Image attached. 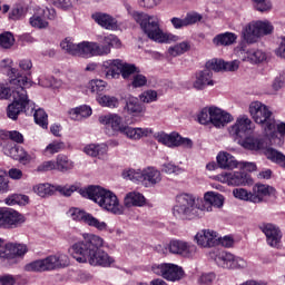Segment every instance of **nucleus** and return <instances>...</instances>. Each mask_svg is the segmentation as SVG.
<instances>
[{"mask_svg":"<svg viewBox=\"0 0 285 285\" xmlns=\"http://www.w3.org/2000/svg\"><path fill=\"white\" fill-rule=\"evenodd\" d=\"M0 68L7 70L11 86H17L12 90L13 101L7 107V117L17 121L21 112H26L30 107L32 108L30 99H28V91H26V88H30L32 83L28 76H21L17 69L12 68V59L10 58L1 60Z\"/></svg>","mask_w":285,"mask_h":285,"instance_id":"nucleus-1","label":"nucleus"},{"mask_svg":"<svg viewBox=\"0 0 285 285\" xmlns=\"http://www.w3.org/2000/svg\"><path fill=\"white\" fill-rule=\"evenodd\" d=\"M79 194L81 197H86L87 199L95 202V204H98V206L104 210L112 213V215H124V206L119 204L117 195L101 186L91 185L87 188L80 189Z\"/></svg>","mask_w":285,"mask_h":285,"instance_id":"nucleus-2","label":"nucleus"},{"mask_svg":"<svg viewBox=\"0 0 285 285\" xmlns=\"http://www.w3.org/2000/svg\"><path fill=\"white\" fill-rule=\"evenodd\" d=\"M249 114L255 124L262 126L263 132L267 139H273L277 136L275 130V117L268 106L259 101H254L249 105Z\"/></svg>","mask_w":285,"mask_h":285,"instance_id":"nucleus-3","label":"nucleus"},{"mask_svg":"<svg viewBox=\"0 0 285 285\" xmlns=\"http://www.w3.org/2000/svg\"><path fill=\"white\" fill-rule=\"evenodd\" d=\"M99 121L104 126H107V128H111L112 132H120L121 135H126L128 139H134L135 141L141 139V137L153 135V129L150 128H134L130 126H124L121 124L124 120L119 115L101 116Z\"/></svg>","mask_w":285,"mask_h":285,"instance_id":"nucleus-4","label":"nucleus"},{"mask_svg":"<svg viewBox=\"0 0 285 285\" xmlns=\"http://www.w3.org/2000/svg\"><path fill=\"white\" fill-rule=\"evenodd\" d=\"M70 265V258L63 253L49 255L46 258L37 259L24 265L26 273H47L50 271H59Z\"/></svg>","mask_w":285,"mask_h":285,"instance_id":"nucleus-5","label":"nucleus"},{"mask_svg":"<svg viewBox=\"0 0 285 285\" xmlns=\"http://www.w3.org/2000/svg\"><path fill=\"white\" fill-rule=\"evenodd\" d=\"M176 202L177 204L173 209L176 219H196V217H204V209L206 207H198L193 195L180 194L176 197Z\"/></svg>","mask_w":285,"mask_h":285,"instance_id":"nucleus-6","label":"nucleus"},{"mask_svg":"<svg viewBox=\"0 0 285 285\" xmlns=\"http://www.w3.org/2000/svg\"><path fill=\"white\" fill-rule=\"evenodd\" d=\"M101 236L83 234V239L70 246L69 253L78 264H88L96 246H100Z\"/></svg>","mask_w":285,"mask_h":285,"instance_id":"nucleus-7","label":"nucleus"},{"mask_svg":"<svg viewBox=\"0 0 285 285\" xmlns=\"http://www.w3.org/2000/svg\"><path fill=\"white\" fill-rule=\"evenodd\" d=\"M132 17L136 20V23H139L142 32L148 37V39L157 41L158 43L168 41V37H166V33H164L159 26V18L157 16L134 12Z\"/></svg>","mask_w":285,"mask_h":285,"instance_id":"nucleus-8","label":"nucleus"},{"mask_svg":"<svg viewBox=\"0 0 285 285\" xmlns=\"http://www.w3.org/2000/svg\"><path fill=\"white\" fill-rule=\"evenodd\" d=\"M102 68L106 70V79H119V77H122L126 81H130L136 72H141L139 67L121 59L107 60L102 63Z\"/></svg>","mask_w":285,"mask_h":285,"instance_id":"nucleus-9","label":"nucleus"},{"mask_svg":"<svg viewBox=\"0 0 285 285\" xmlns=\"http://www.w3.org/2000/svg\"><path fill=\"white\" fill-rule=\"evenodd\" d=\"M275 193V188L269 185L256 184L252 191L244 188H236L233 190V195L240 202H250L252 204H262L266 197H271Z\"/></svg>","mask_w":285,"mask_h":285,"instance_id":"nucleus-10","label":"nucleus"},{"mask_svg":"<svg viewBox=\"0 0 285 285\" xmlns=\"http://www.w3.org/2000/svg\"><path fill=\"white\" fill-rule=\"evenodd\" d=\"M111 48H121V40L115 35L105 37L102 45L86 41L83 52L85 57H105L106 55H110Z\"/></svg>","mask_w":285,"mask_h":285,"instance_id":"nucleus-11","label":"nucleus"},{"mask_svg":"<svg viewBox=\"0 0 285 285\" xmlns=\"http://www.w3.org/2000/svg\"><path fill=\"white\" fill-rule=\"evenodd\" d=\"M124 179L129 181H141L145 186H157L161 181V171L154 167H147L145 169H128L122 171Z\"/></svg>","mask_w":285,"mask_h":285,"instance_id":"nucleus-12","label":"nucleus"},{"mask_svg":"<svg viewBox=\"0 0 285 285\" xmlns=\"http://www.w3.org/2000/svg\"><path fill=\"white\" fill-rule=\"evenodd\" d=\"M273 32V24L266 21H252L244 27L242 37L246 43H257L259 37L271 35Z\"/></svg>","mask_w":285,"mask_h":285,"instance_id":"nucleus-13","label":"nucleus"},{"mask_svg":"<svg viewBox=\"0 0 285 285\" xmlns=\"http://www.w3.org/2000/svg\"><path fill=\"white\" fill-rule=\"evenodd\" d=\"M151 272L167 282H180V279L186 277L184 268L173 263L154 264L151 266Z\"/></svg>","mask_w":285,"mask_h":285,"instance_id":"nucleus-14","label":"nucleus"},{"mask_svg":"<svg viewBox=\"0 0 285 285\" xmlns=\"http://www.w3.org/2000/svg\"><path fill=\"white\" fill-rule=\"evenodd\" d=\"M212 257L220 268L235 269L246 268L248 266V263L244 258L228 252L212 253Z\"/></svg>","mask_w":285,"mask_h":285,"instance_id":"nucleus-15","label":"nucleus"},{"mask_svg":"<svg viewBox=\"0 0 285 285\" xmlns=\"http://www.w3.org/2000/svg\"><path fill=\"white\" fill-rule=\"evenodd\" d=\"M154 137L158 144H163V146H167V148H179V146H183L184 148H193V140L190 138L181 137V135L176 131L170 134L159 131L155 134Z\"/></svg>","mask_w":285,"mask_h":285,"instance_id":"nucleus-16","label":"nucleus"},{"mask_svg":"<svg viewBox=\"0 0 285 285\" xmlns=\"http://www.w3.org/2000/svg\"><path fill=\"white\" fill-rule=\"evenodd\" d=\"M26 223V216L14 209L0 208V228H17Z\"/></svg>","mask_w":285,"mask_h":285,"instance_id":"nucleus-17","label":"nucleus"},{"mask_svg":"<svg viewBox=\"0 0 285 285\" xmlns=\"http://www.w3.org/2000/svg\"><path fill=\"white\" fill-rule=\"evenodd\" d=\"M101 248H104V238L100 237V245L94 247L88 264L90 266H101L102 268H108L115 264V258H112Z\"/></svg>","mask_w":285,"mask_h":285,"instance_id":"nucleus-18","label":"nucleus"},{"mask_svg":"<svg viewBox=\"0 0 285 285\" xmlns=\"http://www.w3.org/2000/svg\"><path fill=\"white\" fill-rule=\"evenodd\" d=\"M252 130H255V124H253V120H250L246 115L239 116L236 119V122L229 127V134L232 137H239L240 139L248 137Z\"/></svg>","mask_w":285,"mask_h":285,"instance_id":"nucleus-19","label":"nucleus"},{"mask_svg":"<svg viewBox=\"0 0 285 285\" xmlns=\"http://www.w3.org/2000/svg\"><path fill=\"white\" fill-rule=\"evenodd\" d=\"M26 253H28L27 245L9 243L4 246V249L0 250V259H3L4 262H12V264H14L17 257H23Z\"/></svg>","mask_w":285,"mask_h":285,"instance_id":"nucleus-20","label":"nucleus"},{"mask_svg":"<svg viewBox=\"0 0 285 285\" xmlns=\"http://www.w3.org/2000/svg\"><path fill=\"white\" fill-rule=\"evenodd\" d=\"M261 230L266 236V243L272 248H279L282 245V229L277 227L276 225H273L271 223L261 225Z\"/></svg>","mask_w":285,"mask_h":285,"instance_id":"nucleus-21","label":"nucleus"},{"mask_svg":"<svg viewBox=\"0 0 285 285\" xmlns=\"http://www.w3.org/2000/svg\"><path fill=\"white\" fill-rule=\"evenodd\" d=\"M222 179L228 186H250L253 178L246 171L225 173Z\"/></svg>","mask_w":285,"mask_h":285,"instance_id":"nucleus-22","label":"nucleus"},{"mask_svg":"<svg viewBox=\"0 0 285 285\" xmlns=\"http://www.w3.org/2000/svg\"><path fill=\"white\" fill-rule=\"evenodd\" d=\"M194 239L200 248H213L219 244L217 232L210 229H202L195 235Z\"/></svg>","mask_w":285,"mask_h":285,"instance_id":"nucleus-23","label":"nucleus"},{"mask_svg":"<svg viewBox=\"0 0 285 285\" xmlns=\"http://www.w3.org/2000/svg\"><path fill=\"white\" fill-rule=\"evenodd\" d=\"M205 68L210 70V72H235V70H239V60H233L230 62H226L222 59H212L206 62Z\"/></svg>","mask_w":285,"mask_h":285,"instance_id":"nucleus-24","label":"nucleus"},{"mask_svg":"<svg viewBox=\"0 0 285 285\" xmlns=\"http://www.w3.org/2000/svg\"><path fill=\"white\" fill-rule=\"evenodd\" d=\"M212 124L215 128H224L226 124L233 121V116L217 107H210Z\"/></svg>","mask_w":285,"mask_h":285,"instance_id":"nucleus-25","label":"nucleus"},{"mask_svg":"<svg viewBox=\"0 0 285 285\" xmlns=\"http://www.w3.org/2000/svg\"><path fill=\"white\" fill-rule=\"evenodd\" d=\"M238 57L242 59V61H248L249 63H262V61H265L266 53L262 50L250 49L247 50L242 47L238 50Z\"/></svg>","mask_w":285,"mask_h":285,"instance_id":"nucleus-26","label":"nucleus"},{"mask_svg":"<svg viewBox=\"0 0 285 285\" xmlns=\"http://www.w3.org/2000/svg\"><path fill=\"white\" fill-rule=\"evenodd\" d=\"M206 86H215V81H213V71L205 67L204 70L196 73V80L194 81L193 87L196 90H204Z\"/></svg>","mask_w":285,"mask_h":285,"instance_id":"nucleus-27","label":"nucleus"},{"mask_svg":"<svg viewBox=\"0 0 285 285\" xmlns=\"http://www.w3.org/2000/svg\"><path fill=\"white\" fill-rule=\"evenodd\" d=\"M91 18L96 23H98V26H101V28H105L106 30H117V28H119L117 19L112 18V16L108 13H94Z\"/></svg>","mask_w":285,"mask_h":285,"instance_id":"nucleus-28","label":"nucleus"},{"mask_svg":"<svg viewBox=\"0 0 285 285\" xmlns=\"http://www.w3.org/2000/svg\"><path fill=\"white\" fill-rule=\"evenodd\" d=\"M86 46V41L80 43H75L72 40L66 38L61 43L60 48L68 52V55H72L73 57H86L83 51V47Z\"/></svg>","mask_w":285,"mask_h":285,"instance_id":"nucleus-29","label":"nucleus"},{"mask_svg":"<svg viewBox=\"0 0 285 285\" xmlns=\"http://www.w3.org/2000/svg\"><path fill=\"white\" fill-rule=\"evenodd\" d=\"M86 46V41L80 43H75L72 40L66 38L61 43L60 48L68 52V55H72L73 57H86L83 51V47Z\"/></svg>","mask_w":285,"mask_h":285,"instance_id":"nucleus-30","label":"nucleus"},{"mask_svg":"<svg viewBox=\"0 0 285 285\" xmlns=\"http://www.w3.org/2000/svg\"><path fill=\"white\" fill-rule=\"evenodd\" d=\"M217 164L223 170H233L239 166L235 156L226 151H222L217 155Z\"/></svg>","mask_w":285,"mask_h":285,"instance_id":"nucleus-31","label":"nucleus"},{"mask_svg":"<svg viewBox=\"0 0 285 285\" xmlns=\"http://www.w3.org/2000/svg\"><path fill=\"white\" fill-rule=\"evenodd\" d=\"M9 155L12 157V159L21 161V164H30V161H32V156H30V154H28L23 147H11Z\"/></svg>","mask_w":285,"mask_h":285,"instance_id":"nucleus-32","label":"nucleus"},{"mask_svg":"<svg viewBox=\"0 0 285 285\" xmlns=\"http://www.w3.org/2000/svg\"><path fill=\"white\" fill-rule=\"evenodd\" d=\"M237 41V35L233 32L219 33L213 39L214 46H233Z\"/></svg>","mask_w":285,"mask_h":285,"instance_id":"nucleus-33","label":"nucleus"},{"mask_svg":"<svg viewBox=\"0 0 285 285\" xmlns=\"http://www.w3.org/2000/svg\"><path fill=\"white\" fill-rule=\"evenodd\" d=\"M144 204H146V198L139 193L131 191L125 197V206L127 208H132V206H142Z\"/></svg>","mask_w":285,"mask_h":285,"instance_id":"nucleus-34","label":"nucleus"},{"mask_svg":"<svg viewBox=\"0 0 285 285\" xmlns=\"http://www.w3.org/2000/svg\"><path fill=\"white\" fill-rule=\"evenodd\" d=\"M126 108L129 115H132L134 117H137L138 115H141V112H145L146 108L141 102H139L138 98L130 97L126 102Z\"/></svg>","mask_w":285,"mask_h":285,"instance_id":"nucleus-35","label":"nucleus"},{"mask_svg":"<svg viewBox=\"0 0 285 285\" xmlns=\"http://www.w3.org/2000/svg\"><path fill=\"white\" fill-rule=\"evenodd\" d=\"M29 23L31 28H36L37 30H46V28L50 26L40 10L33 13V16L29 19Z\"/></svg>","mask_w":285,"mask_h":285,"instance_id":"nucleus-36","label":"nucleus"},{"mask_svg":"<svg viewBox=\"0 0 285 285\" xmlns=\"http://www.w3.org/2000/svg\"><path fill=\"white\" fill-rule=\"evenodd\" d=\"M242 146L247 150H264L266 148V144L262 139H257L254 137H244Z\"/></svg>","mask_w":285,"mask_h":285,"instance_id":"nucleus-37","label":"nucleus"},{"mask_svg":"<svg viewBox=\"0 0 285 285\" xmlns=\"http://www.w3.org/2000/svg\"><path fill=\"white\" fill-rule=\"evenodd\" d=\"M265 156L267 157V159H269L274 164H277L278 166H281V168H284L285 170V155L283 153L277 151V149L274 148H267L265 150Z\"/></svg>","mask_w":285,"mask_h":285,"instance_id":"nucleus-38","label":"nucleus"},{"mask_svg":"<svg viewBox=\"0 0 285 285\" xmlns=\"http://www.w3.org/2000/svg\"><path fill=\"white\" fill-rule=\"evenodd\" d=\"M206 204L214 206L215 208H222L224 206V196L215 191H207L204 196Z\"/></svg>","mask_w":285,"mask_h":285,"instance_id":"nucleus-39","label":"nucleus"},{"mask_svg":"<svg viewBox=\"0 0 285 285\" xmlns=\"http://www.w3.org/2000/svg\"><path fill=\"white\" fill-rule=\"evenodd\" d=\"M56 168L61 173H66V170H72V168H75V164L68 158V156L58 155Z\"/></svg>","mask_w":285,"mask_h":285,"instance_id":"nucleus-40","label":"nucleus"},{"mask_svg":"<svg viewBox=\"0 0 285 285\" xmlns=\"http://www.w3.org/2000/svg\"><path fill=\"white\" fill-rule=\"evenodd\" d=\"M26 14H28V9L22 4H16L9 12V19L10 21H21L26 18Z\"/></svg>","mask_w":285,"mask_h":285,"instance_id":"nucleus-41","label":"nucleus"},{"mask_svg":"<svg viewBox=\"0 0 285 285\" xmlns=\"http://www.w3.org/2000/svg\"><path fill=\"white\" fill-rule=\"evenodd\" d=\"M108 147L106 145H88L85 147L86 155L90 157H101L106 155Z\"/></svg>","mask_w":285,"mask_h":285,"instance_id":"nucleus-42","label":"nucleus"},{"mask_svg":"<svg viewBox=\"0 0 285 285\" xmlns=\"http://www.w3.org/2000/svg\"><path fill=\"white\" fill-rule=\"evenodd\" d=\"M33 190L35 193H37V195H39V197H48L57 193V187L50 184H40L36 186Z\"/></svg>","mask_w":285,"mask_h":285,"instance_id":"nucleus-43","label":"nucleus"},{"mask_svg":"<svg viewBox=\"0 0 285 285\" xmlns=\"http://www.w3.org/2000/svg\"><path fill=\"white\" fill-rule=\"evenodd\" d=\"M190 50V42L183 41L180 43L175 45L168 49L170 57H179V55H184Z\"/></svg>","mask_w":285,"mask_h":285,"instance_id":"nucleus-44","label":"nucleus"},{"mask_svg":"<svg viewBox=\"0 0 285 285\" xmlns=\"http://www.w3.org/2000/svg\"><path fill=\"white\" fill-rule=\"evenodd\" d=\"M87 226H90L91 228H96V230H108V224L104 220H100L99 218L92 216V214H89L87 216Z\"/></svg>","mask_w":285,"mask_h":285,"instance_id":"nucleus-45","label":"nucleus"},{"mask_svg":"<svg viewBox=\"0 0 285 285\" xmlns=\"http://www.w3.org/2000/svg\"><path fill=\"white\" fill-rule=\"evenodd\" d=\"M71 119H79L80 117H90L92 115V109L88 106L77 107L69 111Z\"/></svg>","mask_w":285,"mask_h":285,"instance_id":"nucleus-46","label":"nucleus"},{"mask_svg":"<svg viewBox=\"0 0 285 285\" xmlns=\"http://www.w3.org/2000/svg\"><path fill=\"white\" fill-rule=\"evenodd\" d=\"M97 101L100 106H105L107 108H117V106H119V99L115 96H98Z\"/></svg>","mask_w":285,"mask_h":285,"instance_id":"nucleus-47","label":"nucleus"},{"mask_svg":"<svg viewBox=\"0 0 285 285\" xmlns=\"http://www.w3.org/2000/svg\"><path fill=\"white\" fill-rule=\"evenodd\" d=\"M14 46V36L12 32L7 31L0 35V48L4 50H10Z\"/></svg>","mask_w":285,"mask_h":285,"instance_id":"nucleus-48","label":"nucleus"},{"mask_svg":"<svg viewBox=\"0 0 285 285\" xmlns=\"http://www.w3.org/2000/svg\"><path fill=\"white\" fill-rule=\"evenodd\" d=\"M65 148L66 144L63 141L55 140L45 148L43 155H56V153H61Z\"/></svg>","mask_w":285,"mask_h":285,"instance_id":"nucleus-49","label":"nucleus"},{"mask_svg":"<svg viewBox=\"0 0 285 285\" xmlns=\"http://www.w3.org/2000/svg\"><path fill=\"white\" fill-rule=\"evenodd\" d=\"M33 119L41 128H48V114L43 109H37L33 114Z\"/></svg>","mask_w":285,"mask_h":285,"instance_id":"nucleus-50","label":"nucleus"},{"mask_svg":"<svg viewBox=\"0 0 285 285\" xmlns=\"http://www.w3.org/2000/svg\"><path fill=\"white\" fill-rule=\"evenodd\" d=\"M195 255H197V246L193 243L185 242L180 256L190 259L191 257H195Z\"/></svg>","mask_w":285,"mask_h":285,"instance_id":"nucleus-51","label":"nucleus"},{"mask_svg":"<svg viewBox=\"0 0 285 285\" xmlns=\"http://www.w3.org/2000/svg\"><path fill=\"white\" fill-rule=\"evenodd\" d=\"M28 199L29 198L26 195L14 194V195H11L9 198L6 199V204L8 206H16V204L21 206L23 204H28Z\"/></svg>","mask_w":285,"mask_h":285,"instance_id":"nucleus-52","label":"nucleus"},{"mask_svg":"<svg viewBox=\"0 0 285 285\" xmlns=\"http://www.w3.org/2000/svg\"><path fill=\"white\" fill-rule=\"evenodd\" d=\"M198 121L203 125L206 126L208 124H213V112L210 111L209 108H204L199 114H198Z\"/></svg>","mask_w":285,"mask_h":285,"instance_id":"nucleus-53","label":"nucleus"},{"mask_svg":"<svg viewBox=\"0 0 285 285\" xmlns=\"http://www.w3.org/2000/svg\"><path fill=\"white\" fill-rule=\"evenodd\" d=\"M106 86H108L106 81L97 79L90 81L89 88L94 95H99V92H104L106 90Z\"/></svg>","mask_w":285,"mask_h":285,"instance_id":"nucleus-54","label":"nucleus"},{"mask_svg":"<svg viewBox=\"0 0 285 285\" xmlns=\"http://www.w3.org/2000/svg\"><path fill=\"white\" fill-rule=\"evenodd\" d=\"M69 214L71 215V218L75 222H83L85 224L87 223V218L90 214L79 209V208H72L69 210Z\"/></svg>","mask_w":285,"mask_h":285,"instance_id":"nucleus-55","label":"nucleus"},{"mask_svg":"<svg viewBox=\"0 0 285 285\" xmlns=\"http://www.w3.org/2000/svg\"><path fill=\"white\" fill-rule=\"evenodd\" d=\"M148 83V78L141 75V72H136L135 76L131 78V86L132 88H144Z\"/></svg>","mask_w":285,"mask_h":285,"instance_id":"nucleus-56","label":"nucleus"},{"mask_svg":"<svg viewBox=\"0 0 285 285\" xmlns=\"http://www.w3.org/2000/svg\"><path fill=\"white\" fill-rule=\"evenodd\" d=\"M254 2V8L258 12H268L271 8H273V4H271V1L268 0H252Z\"/></svg>","mask_w":285,"mask_h":285,"instance_id":"nucleus-57","label":"nucleus"},{"mask_svg":"<svg viewBox=\"0 0 285 285\" xmlns=\"http://www.w3.org/2000/svg\"><path fill=\"white\" fill-rule=\"evenodd\" d=\"M183 171L184 169L173 163L163 165V173H166L167 175H180Z\"/></svg>","mask_w":285,"mask_h":285,"instance_id":"nucleus-58","label":"nucleus"},{"mask_svg":"<svg viewBox=\"0 0 285 285\" xmlns=\"http://www.w3.org/2000/svg\"><path fill=\"white\" fill-rule=\"evenodd\" d=\"M185 244V240H171L169 243V253H173L174 255H180Z\"/></svg>","mask_w":285,"mask_h":285,"instance_id":"nucleus-59","label":"nucleus"},{"mask_svg":"<svg viewBox=\"0 0 285 285\" xmlns=\"http://www.w3.org/2000/svg\"><path fill=\"white\" fill-rule=\"evenodd\" d=\"M140 101L144 104H153V101H157V91L147 90L140 95Z\"/></svg>","mask_w":285,"mask_h":285,"instance_id":"nucleus-60","label":"nucleus"},{"mask_svg":"<svg viewBox=\"0 0 285 285\" xmlns=\"http://www.w3.org/2000/svg\"><path fill=\"white\" fill-rule=\"evenodd\" d=\"M57 168V163L52 160L43 161L37 167V173H48Z\"/></svg>","mask_w":285,"mask_h":285,"instance_id":"nucleus-61","label":"nucleus"},{"mask_svg":"<svg viewBox=\"0 0 285 285\" xmlns=\"http://www.w3.org/2000/svg\"><path fill=\"white\" fill-rule=\"evenodd\" d=\"M40 13H42V17L45 19H48L49 21H55L57 19V10L55 8H45V9H39Z\"/></svg>","mask_w":285,"mask_h":285,"instance_id":"nucleus-62","label":"nucleus"},{"mask_svg":"<svg viewBox=\"0 0 285 285\" xmlns=\"http://www.w3.org/2000/svg\"><path fill=\"white\" fill-rule=\"evenodd\" d=\"M202 19V14L199 13H187L185 17V26L188 28V26H193L195 23H198V21Z\"/></svg>","mask_w":285,"mask_h":285,"instance_id":"nucleus-63","label":"nucleus"},{"mask_svg":"<svg viewBox=\"0 0 285 285\" xmlns=\"http://www.w3.org/2000/svg\"><path fill=\"white\" fill-rule=\"evenodd\" d=\"M1 285H14L17 284V278L13 275L4 274L0 276Z\"/></svg>","mask_w":285,"mask_h":285,"instance_id":"nucleus-64","label":"nucleus"}]
</instances>
